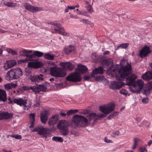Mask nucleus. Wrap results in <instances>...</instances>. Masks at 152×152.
I'll return each instance as SVG.
<instances>
[{"label": "nucleus", "instance_id": "obj_29", "mask_svg": "<svg viewBox=\"0 0 152 152\" xmlns=\"http://www.w3.org/2000/svg\"><path fill=\"white\" fill-rule=\"evenodd\" d=\"M29 88L32 90L33 92H35V94H39L40 92L38 85L36 86L30 87Z\"/></svg>", "mask_w": 152, "mask_h": 152}, {"label": "nucleus", "instance_id": "obj_30", "mask_svg": "<svg viewBox=\"0 0 152 152\" xmlns=\"http://www.w3.org/2000/svg\"><path fill=\"white\" fill-rule=\"evenodd\" d=\"M140 140L137 138H135L134 139V143L132 147V149L133 150L138 145V142Z\"/></svg>", "mask_w": 152, "mask_h": 152}, {"label": "nucleus", "instance_id": "obj_46", "mask_svg": "<svg viewBox=\"0 0 152 152\" xmlns=\"http://www.w3.org/2000/svg\"><path fill=\"white\" fill-rule=\"evenodd\" d=\"M77 13L79 15H82L84 16H87V12L84 11H79Z\"/></svg>", "mask_w": 152, "mask_h": 152}, {"label": "nucleus", "instance_id": "obj_63", "mask_svg": "<svg viewBox=\"0 0 152 152\" xmlns=\"http://www.w3.org/2000/svg\"><path fill=\"white\" fill-rule=\"evenodd\" d=\"M31 72L30 71H27L26 72V75L27 76H28L31 73Z\"/></svg>", "mask_w": 152, "mask_h": 152}, {"label": "nucleus", "instance_id": "obj_7", "mask_svg": "<svg viewBox=\"0 0 152 152\" xmlns=\"http://www.w3.org/2000/svg\"><path fill=\"white\" fill-rule=\"evenodd\" d=\"M33 132H37L40 135H42V137L47 138L48 135L50 134V129L47 128L43 126H38L34 129Z\"/></svg>", "mask_w": 152, "mask_h": 152}, {"label": "nucleus", "instance_id": "obj_26", "mask_svg": "<svg viewBox=\"0 0 152 152\" xmlns=\"http://www.w3.org/2000/svg\"><path fill=\"white\" fill-rule=\"evenodd\" d=\"M43 53L38 51H35L31 55L32 56V61L34 60V58H35V56H37L40 57L42 56L43 55Z\"/></svg>", "mask_w": 152, "mask_h": 152}, {"label": "nucleus", "instance_id": "obj_43", "mask_svg": "<svg viewBox=\"0 0 152 152\" xmlns=\"http://www.w3.org/2000/svg\"><path fill=\"white\" fill-rule=\"evenodd\" d=\"M29 116L31 121H34L35 117L34 113H30L29 115Z\"/></svg>", "mask_w": 152, "mask_h": 152}, {"label": "nucleus", "instance_id": "obj_58", "mask_svg": "<svg viewBox=\"0 0 152 152\" xmlns=\"http://www.w3.org/2000/svg\"><path fill=\"white\" fill-rule=\"evenodd\" d=\"M60 115L62 117H65L67 115V113L66 114L65 113L61 112L60 113Z\"/></svg>", "mask_w": 152, "mask_h": 152}, {"label": "nucleus", "instance_id": "obj_8", "mask_svg": "<svg viewBox=\"0 0 152 152\" xmlns=\"http://www.w3.org/2000/svg\"><path fill=\"white\" fill-rule=\"evenodd\" d=\"M66 80L73 82H80L81 80V75L78 72L72 73L67 77Z\"/></svg>", "mask_w": 152, "mask_h": 152}, {"label": "nucleus", "instance_id": "obj_18", "mask_svg": "<svg viewBox=\"0 0 152 152\" xmlns=\"http://www.w3.org/2000/svg\"><path fill=\"white\" fill-rule=\"evenodd\" d=\"M48 116V111L43 110L40 114V119L42 122L43 124L46 123L47 121Z\"/></svg>", "mask_w": 152, "mask_h": 152}, {"label": "nucleus", "instance_id": "obj_53", "mask_svg": "<svg viewBox=\"0 0 152 152\" xmlns=\"http://www.w3.org/2000/svg\"><path fill=\"white\" fill-rule=\"evenodd\" d=\"M40 106V103L39 102L37 101L34 104V107H39Z\"/></svg>", "mask_w": 152, "mask_h": 152}, {"label": "nucleus", "instance_id": "obj_37", "mask_svg": "<svg viewBox=\"0 0 152 152\" xmlns=\"http://www.w3.org/2000/svg\"><path fill=\"white\" fill-rule=\"evenodd\" d=\"M52 140L54 141L60 142H62L63 141L62 138L59 137H53L52 138Z\"/></svg>", "mask_w": 152, "mask_h": 152}, {"label": "nucleus", "instance_id": "obj_19", "mask_svg": "<svg viewBox=\"0 0 152 152\" xmlns=\"http://www.w3.org/2000/svg\"><path fill=\"white\" fill-rule=\"evenodd\" d=\"M28 66L30 67L38 68L42 67V63L40 61L30 62L28 63Z\"/></svg>", "mask_w": 152, "mask_h": 152}, {"label": "nucleus", "instance_id": "obj_55", "mask_svg": "<svg viewBox=\"0 0 152 152\" xmlns=\"http://www.w3.org/2000/svg\"><path fill=\"white\" fill-rule=\"evenodd\" d=\"M104 141L105 142L108 143L112 142L110 140H109L106 138H105Z\"/></svg>", "mask_w": 152, "mask_h": 152}, {"label": "nucleus", "instance_id": "obj_12", "mask_svg": "<svg viewBox=\"0 0 152 152\" xmlns=\"http://www.w3.org/2000/svg\"><path fill=\"white\" fill-rule=\"evenodd\" d=\"M24 7L27 10H29L33 12L39 11H41L42 10V8L41 7H34L27 3H25L24 4Z\"/></svg>", "mask_w": 152, "mask_h": 152}, {"label": "nucleus", "instance_id": "obj_44", "mask_svg": "<svg viewBox=\"0 0 152 152\" xmlns=\"http://www.w3.org/2000/svg\"><path fill=\"white\" fill-rule=\"evenodd\" d=\"M120 93L121 94L126 95L128 93V92L125 90L123 89L120 90Z\"/></svg>", "mask_w": 152, "mask_h": 152}, {"label": "nucleus", "instance_id": "obj_61", "mask_svg": "<svg viewBox=\"0 0 152 152\" xmlns=\"http://www.w3.org/2000/svg\"><path fill=\"white\" fill-rule=\"evenodd\" d=\"M1 151L2 152H12L11 150L7 151L5 149H2Z\"/></svg>", "mask_w": 152, "mask_h": 152}, {"label": "nucleus", "instance_id": "obj_60", "mask_svg": "<svg viewBox=\"0 0 152 152\" xmlns=\"http://www.w3.org/2000/svg\"><path fill=\"white\" fill-rule=\"evenodd\" d=\"M12 88H15L17 86V85L15 83H11Z\"/></svg>", "mask_w": 152, "mask_h": 152}, {"label": "nucleus", "instance_id": "obj_59", "mask_svg": "<svg viewBox=\"0 0 152 152\" xmlns=\"http://www.w3.org/2000/svg\"><path fill=\"white\" fill-rule=\"evenodd\" d=\"M10 53L13 55H17V53L16 51H14L12 50Z\"/></svg>", "mask_w": 152, "mask_h": 152}, {"label": "nucleus", "instance_id": "obj_47", "mask_svg": "<svg viewBox=\"0 0 152 152\" xmlns=\"http://www.w3.org/2000/svg\"><path fill=\"white\" fill-rule=\"evenodd\" d=\"M83 23L91 25L92 23L90 21L86 19H83L82 20Z\"/></svg>", "mask_w": 152, "mask_h": 152}, {"label": "nucleus", "instance_id": "obj_23", "mask_svg": "<svg viewBox=\"0 0 152 152\" xmlns=\"http://www.w3.org/2000/svg\"><path fill=\"white\" fill-rule=\"evenodd\" d=\"M143 79L145 80H149L152 79V71H150L146 72L142 76Z\"/></svg>", "mask_w": 152, "mask_h": 152}, {"label": "nucleus", "instance_id": "obj_3", "mask_svg": "<svg viewBox=\"0 0 152 152\" xmlns=\"http://www.w3.org/2000/svg\"><path fill=\"white\" fill-rule=\"evenodd\" d=\"M23 74L22 70L19 68L12 69L7 73L6 79L7 80L18 79Z\"/></svg>", "mask_w": 152, "mask_h": 152}, {"label": "nucleus", "instance_id": "obj_36", "mask_svg": "<svg viewBox=\"0 0 152 152\" xmlns=\"http://www.w3.org/2000/svg\"><path fill=\"white\" fill-rule=\"evenodd\" d=\"M118 113L117 112H114L110 115L108 117V119H111L114 117H115L118 115Z\"/></svg>", "mask_w": 152, "mask_h": 152}, {"label": "nucleus", "instance_id": "obj_2", "mask_svg": "<svg viewBox=\"0 0 152 152\" xmlns=\"http://www.w3.org/2000/svg\"><path fill=\"white\" fill-rule=\"evenodd\" d=\"M72 121L71 126L73 128L75 129L77 127H85L88 126V119L81 115H74L73 117Z\"/></svg>", "mask_w": 152, "mask_h": 152}, {"label": "nucleus", "instance_id": "obj_13", "mask_svg": "<svg viewBox=\"0 0 152 152\" xmlns=\"http://www.w3.org/2000/svg\"><path fill=\"white\" fill-rule=\"evenodd\" d=\"M32 50H26L24 49L20 51V55L23 56H26L27 58L28 59L29 61H32V56L31 54H29L28 53H31L32 52Z\"/></svg>", "mask_w": 152, "mask_h": 152}, {"label": "nucleus", "instance_id": "obj_14", "mask_svg": "<svg viewBox=\"0 0 152 152\" xmlns=\"http://www.w3.org/2000/svg\"><path fill=\"white\" fill-rule=\"evenodd\" d=\"M151 52L149 47L147 46H145L140 51V55L141 57H143L146 56Z\"/></svg>", "mask_w": 152, "mask_h": 152}, {"label": "nucleus", "instance_id": "obj_34", "mask_svg": "<svg viewBox=\"0 0 152 152\" xmlns=\"http://www.w3.org/2000/svg\"><path fill=\"white\" fill-rule=\"evenodd\" d=\"M40 92L41 91H46L47 89V87L45 84L43 85H38Z\"/></svg>", "mask_w": 152, "mask_h": 152}, {"label": "nucleus", "instance_id": "obj_9", "mask_svg": "<svg viewBox=\"0 0 152 152\" xmlns=\"http://www.w3.org/2000/svg\"><path fill=\"white\" fill-rule=\"evenodd\" d=\"M57 127L60 130L61 135L63 136L67 135L69 132L67 124L63 121H61L59 122L57 125Z\"/></svg>", "mask_w": 152, "mask_h": 152}, {"label": "nucleus", "instance_id": "obj_64", "mask_svg": "<svg viewBox=\"0 0 152 152\" xmlns=\"http://www.w3.org/2000/svg\"><path fill=\"white\" fill-rule=\"evenodd\" d=\"M152 144V140H150L148 142V145L150 146Z\"/></svg>", "mask_w": 152, "mask_h": 152}, {"label": "nucleus", "instance_id": "obj_57", "mask_svg": "<svg viewBox=\"0 0 152 152\" xmlns=\"http://www.w3.org/2000/svg\"><path fill=\"white\" fill-rule=\"evenodd\" d=\"M97 56L96 54L95 53H92V58H93V59L94 60V58H96Z\"/></svg>", "mask_w": 152, "mask_h": 152}, {"label": "nucleus", "instance_id": "obj_16", "mask_svg": "<svg viewBox=\"0 0 152 152\" xmlns=\"http://www.w3.org/2000/svg\"><path fill=\"white\" fill-rule=\"evenodd\" d=\"M30 78L32 82H39L42 80L44 79V76L42 74L39 75H31Z\"/></svg>", "mask_w": 152, "mask_h": 152}, {"label": "nucleus", "instance_id": "obj_41", "mask_svg": "<svg viewBox=\"0 0 152 152\" xmlns=\"http://www.w3.org/2000/svg\"><path fill=\"white\" fill-rule=\"evenodd\" d=\"M120 132L119 130H117L115 132H113L111 134V136L113 137H115L116 136H119L120 134Z\"/></svg>", "mask_w": 152, "mask_h": 152}, {"label": "nucleus", "instance_id": "obj_25", "mask_svg": "<svg viewBox=\"0 0 152 152\" xmlns=\"http://www.w3.org/2000/svg\"><path fill=\"white\" fill-rule=\"evenodd\" d=\"M92 73L94 76L95 75L103 74V68L101 66H99L98 68H95L93 70Z\"/></svg>", "mask_w": 152, "mask_h": 152}, {"label": "nucleus", "instance_id": "obj_6", "mask_svg": "<svg viewBox=\"0 0 152 152\" xmlns=\"http://www.w3.org/2000/svg\"><path fill=\"white\" fill-rule=\"evenodd\" d=\"M28 99L24 98L13 99V102L21 107H24L25 109L28 110L31 106L30 104L26 105Z\"/></svg>", "mask_w": 152, "mask_h": 152}, {"label": "nucleus", "instance_id": "obj_50", "mask_svg": "<svg viewBox=\"0 0 152 152\" xmlns=\"http://www.w3.org/2000/svg\"><path fill=\"white\" fill-rule=\"evenodd\" d=\"M103 77L102 76H97L95 78V79L97 81L101 80L102 79Z\"/></svg>", "mask_w": 152, "mask_h": 152}, {"label": "nucleus", "instance_id": "obj_32", "mask_svg": "<svg viewBox=\"0 0 152 152\" xmlns=\"http://www.w3.org/2000/svg\"><path fill=\"white\" fill-rule=\"evenodd\" d=\"M104 58L103 57L101 56H99L97 57L96 58L94 59V61L95 62H102Z\"/></svg>", "mask_w": 152, "mask_h": 152}, {"label": "nucleus", "instance_id": "obj_39", "mask_svg": "<svg viewBox=\"0 0 152 152\" xmlns=\"http://www.w3.org/2000/svg\"><path fill=\"white\" fill-rule=\"evenodd\" d=\"M5 5L9 7H14L17 6V4L14 3L12 2H9L4 4Z\"/></svg>", "mask_w": 152, "mask_h": 152}, {"label": "nucleus", "instance_id": "obj_10", "mask_svg": "<svg viewBox=\"0 0 152 152\" xmlns=\"http://www.w3.org/2000/svg\"><path fill=\"white\" fill-rule=\"evenodd\" d=\"M48 23L52 24L54 26V30L56 32H58L59 34L65 36H68L69 34L64 32V28L61 25L58 24H55L54 23L51 22H50Z\"/></svg>", "mask_w": 152, "mask_h": 152}, {"label": "nucleus", "instance_id": "obj_11", "mask_svg": "<svg viewBox=\"0 0 152 152\" xmlns=\"http://www.w3.org/2000/svg\"><path fill=\"white\" fill-rule=\"evenodd\" d=\"M124 84L121 81H112L110 85V88L113 90L118 89L121 88Z\"/></svg>", "mask_w": 152, "mask_h": 152}, {"label": "nucleus", "instance_id": "obj_48", "mask_svg": "<svg viewBox=\"0 0 152 152\" xmlns=\"http://www.w3.org/2000/svg\"><path fill=\"white\" fill-rule=\"evenodd\" d=\"M140 152H148L147 150L145 147H141L140 148Z\"/></svg>", "mask_w": 152, "mask_h": 152}, {"label": "nucleus", "instance_id": "obj_38", "mask_svg": "<svg viewBox=\"0 0 152 152\" xmlns=\"http://www.w3.org/2000/svg\"><path fill=\"white\" fill-rule=\"evenodd\" d=\"M78 111V110H68L67 112V115L68 116H69L72 114L75 113H77Z\"/></svg>", "mask_w": 152, "mask_h": 152}, {"label": "nucleus", "instance_id": "obj_1", "mask_svg": "<svg viewBox=\"0 0 152 152\" xmlns=\"http://www.w3.org/2000/svg\"><path fill=\"white\" fill-rule=\"evenodd\" d=\"M132 70L131 65L129 63L120 69L117 67L114 68L113 66L110 68V71L115 74L117 80L122 81L126 79V85L134 88L137 86L141 90L143 86L144 83L142 80L139 79L136 81H135L137 76L135 74L131 73Z\"/></svg>", "mask_w": 152, "mask_h": 152}, {"label": "nucleus", "instance_id": "obj_42", "mask_svg": "<svg viewBox=\"0 0 152 152\" xmlns=\"http://www.w3.org/2000/svg\"><path fill=\"white\" fill-rule=\"evenodd\" d=\"M11 136L12 137L15 138V139L18 140H20L22 138L21 136L18 134L16 135L12 134L11 135Z\"/></svg>", "mask_w": 152, "mask_h": 152}, {"label": "nucleus", "instance_id": "obj_56", "mask_svg": "<svg viewBox=\"0 0 152 152\" xmlns=\"http://www.w3.org/2000/svg\"><path fill=\"white\" fill-rule=\"evenodd\" d=\"M34 121H31V123L30 125L29 126L30 128H32L34 126Z\"/></svg>", "mask_w": 152, "mask_h": 152}, {"label": "nucleus", "instance_id": "obj_33", "mask_svg": "<svg viewBox=\"0 0 152 152\" xmlns=\"http://www.w3.org/2000/svg\"><path fill=\"white\" fill-rule=\"evenodd\" d=\"M110 61L109 59H104L102 62V64L104 66H106L109 65Z\"/></svg>", "mask_w": 152, "mask_h": 152}, {"label": "nucleus", "instance_id": "obj_22", "mask_svg": "<svg viewBox=\"0 0 152 152\" xmlns=\"http://www.w3.org/2000/svg\"><path fill=\"white\" fill-rule=\"evenodd\" d=\"M7 100V94L5 91L0 89V101L5 102Z\"/></svg>", "mask_w": 152, "mask_h": 152}, {"label": "nucleus", "instance_id": "obj_45", "mask_svg": "<svg viewBox=\"0 0 152 152\" xmlns=\"http://www.w3.org/2000/svg\"><path fill=\"white\" fill-rule=\"evenodd\" d=\"M86 9L87 11L89 13L92 14L93 12H94V11L93 10V8L91 6H90L88 7Z\"/></svg>", "mask_w": 152, "mask_h": 152}, {"label": "nucleus", "instance_id": "obj_15", "mask_svg": "<svg viewBox=\"0 0 152 152\" xmlns=\"http://www.w3.org/2000/svg\"><path fill=\"white\" fill-rule=\"evenodd\" d=\"M12 116L13 114L11 113H9L7 112L0 111V120L7 119L12 118Z\"/></svg>", "mask_w": 152, "mask_h": 152}, {"label": "nucleus", "instance_id": "obj_54", "mask_svg": "<svg viewBox=\"0 0 152 152\" xmlns=\"http://www.w3.org/2000/svg\"><path fill=\"white\" fill-rule=\"evenodd\" d=\"M85 7L86 8L88 7L91 5L90 4L89 2L87 1H85Z\"/></svg>", "mask_w": 152, "mask_h": 152}, {"label": "nucleus", "instance_id": "obj_24", "mask_svg": "<svg viewBox=\"0 0 152 152\" xmlns=\"http://www.w3.org/2000/svg\"><path fill=\"white\" fill-rule=\"evenodd\" d=\"M78 71L80 73L83 74L87 72L88 71L87 68L85 65H80L78 66Z\"/></svg>", "mask_w": 152, "mask_h": 152}, {"label": "nucleus", "instance_id": "obj_49", "mask_svg": "<svg viewBox=\"0 0 152 152\" xmlns=\"http://www.w3.org/2000/svg\"><path fill=\"white\" fill-rule=\"evenodd\" d=\"M5 87L6 89L8 90L12 88V86L11 84H7L5 85Z\"/></svg>", "mask_w": 152, "mask_h": 152}, {"label": "nucleus", "instance_id": "obj_20", "mask_svg": "<svg viewBox=\"0 0 152 152\" xmlns=\"http://www.w3.org/2000/svg\"><path fill=\"white\" fill-rule=\"evenodd\" d=\"M7 63L4 66V68L5 70L11 68L16 64V62L14 60H12L6 61Z\"/></svg>", "mask_w": 152, "mask_h": 152}, {"label": "nucleus", "instance_id": "obj_52", "mask_svg": "<svg viewBox=\"0 0 152 152\" xmlns=\"http://www.w3.org/2000/svg\"><path fill=\"white\" fill-rule=\"evenodd\" d=\"M148 99L147 98H144L142 99V102L145 104L148 103Z\"/></svg>", "mask_w": 152, "mask_h": 152}, {"label": "nucleus", "instance_id": "obj_40", "mask_svg": "<svg viewBox=\"0 0 152 152\" xmlns=\"http://www.w3.org/2000/svg\"><path fill=\"white\" fill-rule=\"evenodd\" d=\"M128 47V45L126 43H122L120 44L117 47V49H119V48H126Z\"/></svg>", "mask_w": 152, "mask_h": 152}, {"label": "nucleus", "instance_id": "obj_28", "mask_svg": "<svg viewBox=\"0 0 152 152\" xmlns=\"http://www.w3.org/2000/svg\"><path fill=\"white\" fill-rule=\"evenodd\" d=\"M55 56L53 54H50L48 53H45L44 55V57L45 59L52 60L54 59Z\"/></svg>", "mask_w": 152, "mask_h": 152}, {"label": "nucleus", "instance_id": "obj_35", "mask_svg": "<svg viewBox=\"0 0 152 152\" xmlns=\"http://www.w3.org/2000/svg\"><path fill=\"white\" fill-rule=\"evenodd\" d=\"M95 76L92 73L91 75H85L83 77V79L85 81L89 80L91 78L94 77Z\"/></svg>", "mask_w": 152, "mask_h": 152}, {"label": "nucleus", "instance_id": "obj_4", "mask_svg": "<svg viewBox=\"0 0 152 152\" xmlns=\"http://www.w3.org/2000/svg\"><path fill=\"white\" fill-rule=\"evenodd\" d=\"M115 107V105L113 104L106 106H100L99 110L104 114H100L98 115H96V118H95V120H97L99 118L105 117L106 115L109 114L113 110Z\"/></svg>", "mask_w": 152, "mask_h": 152}, {"label": "nucleus", "instance_id": "obj_31", "mask_svg": "<svg viewBox=\"0 0 152 152\" xmlns=\"http://www.w3.org/2000/svg\"><path fill=\"white\" fill-rule=\"evenodd\" d=\"M96 114L94 113H90L89 115V117H88V120L90 121H91L93 119H94V121L95 122L97 120H95V118H96Z\"/></svg>", "mask_w": 152, "mask_h": 152}, {"label": "nucleus", "instance_id": "obj_62", "mask_svg": "<svg viewBox=\"0 0 152 152\" xmlns=\"http://www.w3.org/2000/svg\"><path fill=\"white\" fill-rule=\"evenodd\" d=\"M67 7L69 8V9L72 10V9H74L75 8V7L74 6H67Z\"/></svg>", "mask_w": 152, "mask_h": 152}, {"label": "nucleus", "instance_id": "obj_21", "mask_svg": "<svg viewBox=\"0 0 152 152\" xmlns=\"http://www.w3.org/2000/svg\"><path fill=\"white\" fill-rule=\"evenodd\" d=\"M58 116L57 115H53L49 119L48 124L50 126L53 125L58 122Z\"/></svg>", "mask_w": 152, "mask_h": 152}, {"label": "nucleus", "instance_id": "obj_5", "mask_svg": "<svg viewBox=\"0 0 152 152\" xmlns=\"http://www.w3.org/2000/svg\"><path fill=\"white\" fill-rule=\"evenodd\" d=\"M50 73L52 75L58 77H64L66 74L64 69L55 66L50 68Z\"/></svg>", "mask_w": 152, "mask_h": 152}, {"label": "nucleus", "instance_id": "obj_17", "mask_svg": "<svg viewBox=\"0 0 152 152\" xmlns=\"http://www.w3.org/2000/svg\"><path fill=\"white\" fill-rule=\"evenodd\" d=\"M60 65L68 70H72L74 68V66L70 62H61L60 63Z\"/></svg>", "mask_w": 152, "mask_h": 152}, {"label": "nucleus", "instance_id": "obj_27", "mask_svg": "<svg viewBox=\"0 0 152 152\" xmlns=\"http://www.w3.org/2000/svg\"><path fill=\"white\" fill-rule=\"evenodd\" d=\"M75 49L74 47L71 45H69L66 48H65L64 50L66 54H68L71 52L74 51Z\"/></svg>", "mask_w": 152, "mask_h": 152}, {"label": "nucleus", "instance_id": "obj_51", "mask_svg": "<svg viewBox=\"0 0 152 152\" xmlns=\"http://www.w3.org/2000/svg\"><path fill=\"white\" fill-rule=\"evenodd\" d=\"M27 58H26L25 60H20L18 61V62L19 63H25L27 61H29L28 59H27Z\"/></svg>", "mask_w": 152, "mask_h": 152}]
</instances>
